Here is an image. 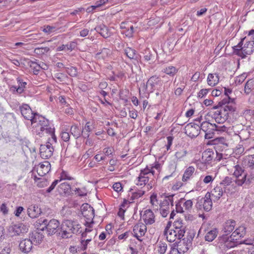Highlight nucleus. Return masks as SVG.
<instances>
[{"label":"nucleus","instance_id":"79ce46f5","mask_svg":"<svg viewBox=\"0 0 254 254\" xmlns=\"http://www.w3.org/2000/svg\"><path fill=\"white\" fill-rule=\"evenodd\" d=\"M70 132L71 134L75 138H79L81 135H82V131L79 126L74 125L71 127Z\"/></svg>","mask_w":254,"mask_h":254},{"label":"nucleus","instance_id":"bf43d9fd","mask_svg":"<svg viewBox=\"0 0 254 254\" xmlns=\"http://www.w3.org/2000/svg\"><path fill=\"white\" fill-rule=\"evenodd\" d=\"M150 203H151L153 207L158 206L159 202L157 199V195L156 194H153L151 195Z\"/></svg>","mask_w":254,"mask_h":254},{"label":"nucleus","instance_id":"c9c22d12","mask_svg":"<svg viewBox=\"0 0 254 254\" xmlns=\"http://www.w3.org/2000/svg\"><path fill=\"white\" fill-rule=\"evenodd\" d=\"M94 128V126L93 123L88 122L85 124L84 127L82 129V136L84 138H86L89 137V132Z\"/></svg>","mask_w":254,"mask_h":254},{"label":"nucleus","instance_id":"338daca9","mask_svg":"<svg viewBox=\"0 0 254 254\" xmlns=\"http://www.w3.org/2000/svg\"><path fill=\"white\" fill-rule=\"evenodd\" d=\"M0 210L4 215H6L8 212V208L5 203H2L0 206Z\"/></svg>","mask_w":254,"mask_h":254},{"label":"nucleus","instance_id":"6ab92c4d","mask_svg":"<svg viewBox=\"0 0 254 254\" xmlns=\"http://www.w3.org/2000/svg\"><path fill=\"white\" fill-rule=\"evenodd\" d=\"M28 215L32 219L38 217L41 214V208L36 204H31L27 208Z\"/></svg>","mask_w":254,"mask_h":254},{"label":"nucleus","instance_id":"680f3d73","mask_svg":"<svg viewBox=\"0 0 254 254\" xmlns=\"http://www.w3.org/2000/svg\"><path fill=\"white\" fill-rule=\"evenodd\" d=\"M113 189L116 192H119L122 191L123 187L122 186V184L120 183L117 182V183H115L113 185Z\"/></svg>","mask_w":254,"mask_h":254},{"label":"nucleus","instance_id":"dca6fc26","mask_svg":"<svg viewBox=\"0 0 254 254\" xmlns=\"http://www.w3.org/2000/svg\"><path fill=\"white\" fill-rule=\"evenodd\" d=\"M173 229L178 233L179 236L184 237L186 230V226L183 220L181 219H179L173 223Z\"/></svg>","mask_w":254,"mask_h":254},{"label":"nucleus","instance_id":"13d9d810","mask_svg":"<svg viewBox=\"0 0 254 254\" xmlns=\"http://www.w3.org/2000/svg\"><path fill=\"white\" fill-rule=\"evenodd\" d=\"M248 166L252 168H254V154L249 155L247 157Z\"/></svg>","mask_w":254,"mask_h":254},{"label":"nucleus","instance_id":"37998d69","mask_svg":"<svg viewBox=\"0 0 254 254\" xmlns=\"http://www.w3.org/2000/svg\"><path fill=\"white\" fill-rule=\"evenodd\" d=\"M75 43L71 42L66 45H62V46L59 47L57 49V50L58 51H62L65 50L68 51H72L75 49Z\"/></svg>","mask_w":254,"mask_h":254},{"label":"nucleus","instance_id":"393cba45","mask_svg":"<svg viewBox=\"0 0 254 254\" xmlns=\"http://www.w3.org/2000/svg\"><path fill=\"white\" fill-rule=\"evenodd\" d=\"M223 191L220 186H217L209 192L210 197H212L214 201H217L222 196Z\"/></svg>","mask_w":254,"mask_h":254},{"label":"nucleus","instance_id":"a18cd8bd","mask_svg":"<svg viewBox=\"0 0 254 254\" xmlns=\"http://www.w3.org/2000/svg\"><path fill=\"white\" fill-rule=\"evenodd\" d=\"M125 54L130 59H134L135 58L136 51L131 48H126L125 49Z\"/></svg>","mask_w":254,"mask_h":254},{"label":"nucleus","instance_id":"f704fd0d","mask_svg":"<svg viewBox=\"0 0 254 254\" xmlns=\"http://www.w3.org/2000/svg\"><path fill=\"white\" fill-rule=\"evenodd\" d=\"M168 249V245L166 242L160 241H158L156 245V250L159 254H165Z\"/></svg>","mask_w":254,"mask_h":254},{"label":"nucleus","instance_id":"72a5a7b5","mask_svg":"<svg viewBox=\"0 0 254 254\" xmlns=\"http://www.w3.org/2000/svg\"><path fill=\"white\" fill-rule=\"evenodd\" d=\"M131 190L132 191L131 195L130 197L129 200L133 201L134 199H138L143 196L145 193V190L142 189L140 190L136 189L134 187L133 189H131Z\"/></svg>","mask_w":254,"mask_h":254},{"label":"nucleus","instance_id":"0eeeda50","mask_svg":"<svg viewBox=\"0 0 254 254\" xmlns=\"http://www.w3.org/2000/svg\"><path fill=\"white\" fill-rule=\"evenodd\" d=\"M174 195L171 194L166 196L163 200L159 203L160 213L163 217L167 216L173 206V197Z\"/></svg>","mask_w":254,"mask_h":254},{"label":"nucleus","instance_id":"2eb2a0df","mask_svg":"<svg viewBox=\"0 0 254 254\" xmlns=\"http://www.w3.org/2000/svg\"><path fill=\"white\" fill-rule=\"evenodd\" d=\"M33 243L30 239H25L20 241L19 247L20 251L25 254L30 253L33 248Z\"/></svg>","mask_w":254,"mask_h":254},{"label":"nucleus","instance_id":"a878e982","mask_svg":"<svg viewBox=\"0 0 254 254\" xmlns=\"http://www.w3.org/2000/svg\"><path fill=\"white\" fill-rule=\"evenodd\" d=\"M213 199L211 198L209 192H207L203 198V207L206 211H210L212 207Z\"/></svg>","mask_w":254,"mask_h":254},{"label":"nucleus","instance_id":"4468645a","mask_svg":"<svg viewBox=\"0 0 254 254\" xmlns=\"http://www.w3.org/2000/svg\"><path fill=\"white\" fill-rule=\"evenodd\" d=\"M211 117L214 119L216 123L218 124H223L227 119V113L223 112L221 109L219 110L211 111L209 113Z\"/></svg>","mask_w":254,"mask_h":254},{"label":"nucleus","instance_id":"69168bd1","mask_svg":"<svg viewBox=\"0 0 254 254\" xmlns=\"http://www.w3.org/2000/svg\"><path fill=\"white\" fill-rule=\"evenodd\" d=\"M61 138L65 142L68 141L69 140L70 136L68 132L66 131H63L61 133Z\"/></svg>","mask_w":254,"mask_h":254},{"label":"nucleus","instance_id":"423d86ee","mask_svg":"<svg viewBox=\"0 0 254 254\" xmlns=\"http://www.w3.org/2000/svg\"><path fill=\"white\" fill-rule=\"evenodd\" d=\"M48 137V142L46 144H42L40 147V154L41 157L45 159H48L53 155L54 148L52 143L57 142V137L56 141L53 140L52 136L50 134H45L43 136ZM43 137V136H42Z\"/></svg>","mask_w":254,"mask_h":254},{"label":"nucleus","instance_id":"e433bc0d","mask_svg":"<svg viewBox=\"0 0 254 254\" xmlns=\"http://www.w3.org/2000/svg\"><path fill=\"white\" fill-rule=\"evenodd\" d=\"M58 191L61 194H69L70 192L71 187L67 183H63L58 187Z\"/></svg>","mask_w":254,"mask_h":254},{"label":"nucleus","instance_id":"4c0bfd02","mask_svg":"<svg viewBox=\"0 0 254 254\" xmlns=\"http://www.w3.org/2000/svg\"><path fill=\"white\" fill-rule=\"evenodd\" d=\"M194 171L195 169L192 166L187 168L183 174L182 181L184 182L188 181L193 176Z\"/></svg>","mask_w":254,"mask_h":254},{"label":"nucleus","instance_id":"f3484780","mask_svg":"<svg viewBox=\"0 0 254 254\" xmlns=\"http://www.w3.org/2000/svg\"><path fill=\"white\" fill-rule=\"evenodd\" d=\"M9 231L13 236L21 235L28 231L27 227L22 224H15L9 227Z\"/></svg>","mask_w":254,"mask_h":254},{"label":"nucleus","instance_id":"f257e3e1","mask_svg":"<svg viewBox=\"0 0 254 254\" xmlns=\"http://www.w3.org/2000/svg\"><path fill=\"white\" fill-rule=\"evenodd\" d=\"M22 116L26 120L31 121L32 131L39 136L50 134L53 140L56 141L55 128L51 126L49 120L37 113H33L30 106L23 104L20 107Z\"/></svg>","mask_w":254,"mask_h":254},{"label":"nucleus","instance_id":"20e7f679","mask_svg":"<svg viewBox=\"0 0 254 254\" xmlns=\"http://www.w3.org/2000/svg\"><path fill=\"white\" fill-rule=\"evenodd\" d=\"M155 174V171L149 169L148 167L144 169L141 170L138 177L135 181V185L143 189L147 185L148 189L151 188L152 187V179Z\"/></svg>","mask_w":254,"mask_h":254},{"label":"nucleus","instance_id":"ea45409f","mask_svg":"<svg viewBox=\"0 0 254 254\" xmlns=\"http://www.w3.org/2000/svg\"><path fill=\"white\" fill-rule=\"evenodd\" d=\"M44 236L42 233L40 232H35L32 233L31 236V240L35 245L40 243L43 240Z\"/></svg>","mask_w":254,"mask_h":254},{"label":"nucleus","instance_id":"5701e85b","mask_svg":"<svg viewBox=\"0 0 254 254\" xmlns=\"http://www.w3.org/2000/svg\"><path fill=\"white\" fill-rule=\"evenodd\" d=\"M178 235V233L174 229H171L169 231L164 233V235L169 242H174L176 240L183 239V237L180 236Z\"/></svg>","mask_w":254,"mask_h":254},{"label":"nucleus","instance_id":"603ef678","mask_svg":"<svg viewBox=\"0 0 254 254\" xmlns=\"http://www.w3.org/2000/svg\"><path fill=\"white\" fill-rule=\"evenodd\" d=\"M184 243H185V242L183 243V244H182L181 243H180L178 245V247L177 249L178 250H179V251L181 254H182V253H185L188 251L189 244H190V242L189 243H188L187 244V245H184Z\"/></svg>","mask_w":254,"mask_h":254},{"label":"nucleus","instance_id":"6e6552de","mask_svg":"<svg viewBox=\"0 0 254 254\" xmlns=\"http://www.w3.org/2000/svg\"><path fill=\"white\" fill-rule=\"evenodd\" d=\"M81 211L83 216L85 218L86 224L89 227L93 224V218L94 217V210L93 208L88 203L83 204L81 207Z\"/></svg>","mask_w":254,"mask_h":254},{"label":"nucleus","instance_id":"a211bd4d","mask_svg":"<svg viewBox=\"0 0 254 254\" xmlns=\"http://www.w3.org/2000/svg\"><path fill=\"white\" fill-rule=\"evenodd\" d=\"M142 219L145 225H151L155 222V216L153 211L150 209H147L143 212Z\"/></svg>","mask_w":254,"mask_h":254},{"label":"nucleus","instance_id":"49530a36","mask_svg":"<svg viewBox=\"0 0 254 254\" xmlns=\"http://www.w3.org/2000/svg\"><path fill=\"white\" fill-rule=\"evenodd\" d=\"M254 88V80L253 79L249 80L245 84L244 91L245 93L249 94L251 93Z\"/></svg>","mask_w":254,"mask_h":254},{"label":"nucleus","instance_id":"1a4fd4ad","mask_svg":"<svg viewBox=\"0 0 254 254\" xmlns=\"http://www.w3.org/2000/svg\"><path fill=\"white\" fill-rule=\"evenodd\" d=\"M39 222L40 224H43L44 225V227L41 228L42 230H44L45 228L49 235H52L55 234L57 231L58 228L59 227L60 223L59 222L55 219H53L51 220L49 222H48L47 220H39Z\"/></svg>","mask_w":254,"mask_h":254},{"label":"nucleus","instance_id":"cd10ccee","mask_svg":"<svg viewBox=\"0 0 254 254\" xmlns=\"http://www.w3.org/2000/svg\"><path fill=\"white\" fill-rule=\"evenodd\" d=\"M234 101L235 99H232L231 103H228L221 108L223 112L224 111L225 113H227V117L228 119L229 114L234 113L236 110V106Z\"/></svg>","mask_w":254,"mask_h":254},{"label":"nucleus","instance_id":"6e6d98bb","mask_svg":"<svg viewBox=\"0 0 254 254\" xmlns=\"http://www.w3.org/2000/svg\"><path fill=\"white\" fill-rule=\"evenodd\" d=\"M111 54V51L108 48H103L101 52L99 53H98V55H102V57L103 58H105L106 57H108L109 55H110Z\"/></svg>","mask_w":254,"mask_h":254},{"label":"nucleus","instance_id":"e2e57ef3","mask_svg":"<svg viewBox=\"0 0 254 254\" xmlns=\"http://www.w3.org/2000/svg\"><path fill=\"white\" fill-rule=\"evenodd\" d=\"M55 29H56L55 27L50 26V25H47L46 26H45V27L43 29V31L45 33L50 34V33L55 31Z\"/></svg>","mask_w":254,"mask_h":254},{"label":"nucleus","instance_id":"8fccbe9b","mask_svg":"<svg viewBox=\"0 0 254 254\" xmlns=\"http://www.w3.org/2000/svg\"><path fill=\"white\" fill-rule=\"evenodd\" d=\"M66 72L72 77H75L77 75V68L73 66H69L65 68Z\"/></svg>","mask_w":254,"mask_h":254},{"label":"nucleus","instance_id":"c03bdc74","mask_svg":"<svg viewBox=\"0 0 254 254\" xmlns=\"http://www.w3.org/2000/svg\"><path fill=\"white\" fill-rule=\"evenodd\" d=\"M232 99H234V98H231L230 96H226L223 98V99L220 101L218 105L217 106H214L213 108V109H216L218 107H221V108L225 105H226L228 103H231L232 101Z\"/></svg>","mask_w":254,"mask_h":254},{"label":"nucleus","instance_id":"473e14b6","mask_svg":"<svg viewBox=\"0 0 254 254\" xmlns=\"http://www.w3.org/2000/svg\"><path fill=\"white\" fill-rule=\"evenodd\" d=\"M214 153L210 149L204 151L202 154V160L205 163H209L214 158Z\"/></svg>","mask_w":254,"mask_h":254},{"label":"nucleus","instance_id":"7ed1b4c3","mask_svg":"<svg viewBox=\"0 0 254 254\" xmlns=\"http://www.w3.org/2000/svg\"><path fill=\"white\" fill-rule=\"evenodd\" d=\"M245 39H242L237 45L233 47V54L242 59L245 58L247 55L252 54L254 51V41H247Z\"/></svg>","mask_w":254,"mask_h":254},{"label":"nucleus","instance_id":"4be33fe9","mask_svg":"<svg viewBox=\"0 0 254 254\" xmlns=\"http://www.w3.org/2000/svg\"><path fill=\"white\" fill-rule=\"evenodd\" d=\"M16 80L18 83V86H12L11 87L10 89L13 91H16V92L19 94L22 93L26 88L27 82L24 81L23 79L19 77L16 78Z\"/></svg>","mask_w":254,"mask_h":254},{"label":"nucleus","instance_id":"3c124183","mask_svg":"<svg viewBox=\"0 0 254 254\" xmlns=\"http://www.w3.org/2000/svg\"><path fill=\"white\" fill-rule=\"evenodd\" d=\"M54 77L57 82H64L67 77L65 74L61 72L55 73Z\"/></svg>","mask_w":254,"mask_h":254},{"label":"nucleus","instance_id":"2f4dec72","mask_svg":"<svg viewBox=\"0 0 254 254\" xmlns=\"http://www.w3.org/2000/svg\"><path fill=\"white\" fill-rule=\"evenodd\" d=\"M218 234V230L216 228H213L206 232L204 237L205 240L209 242H211L216 238Z\"/></svg>","mask_w":254,"mask_h":254},{"label":"nucleus","instance_id":"4d7b16f0","mask_svg":"<svg viewBox=\"0 0 254 254\" xmlns=\"http://www.w3.org/2000/svg\"><path fill=\"white\" fill-rule=\"evenodd\" d=\"M114 151V149L113 147H108L105 148L103 149V152L105 156H110V155H112Z\"/></svg>","mask_w":254,"mask_h":254},{"label":"nucleus","instance_id":"864d4df0","mask_svg":"<svg viewBox=\"0 0 254 254\" xmlns=\"http://www.w3.org/2000/svg\"><path fill=\"white\" fill-rule=\"evenodd\" d=\"M214 177L212 175H207L205 176H201L200 178V181H202L205 184H208L213 181Z\"/></svg>","mask_w":254,"mask_h":254},{"label":"nucleus","instance_id":"b1692460","mask_svg":"<svg viewBox=\"0 0 254 254\" xmlns=\"http://www.w3.org/2000/svg\"><path fill=\"white\" fill-rule=\"evenodd\" d=\"M246 235V227L244 226H240L237 228L231 234V238L234 241H237L241 238H243Z\"/></svg>","mask_w":254,"mask_h":254},{"label":"nucleus","instance_id":"39448f33","mask_svg":"<svg viewBox=\"0 0 254 254\" xmlns=\"http://www.w3.org/2000/svg\"><path fill=\"white\" fill-rule=\"evenodd\" d=\"M79 229V225L72 221L65 220L61 225L59 234L63 238H67L71 237L72 234L77 233Z\"/></svg>","mask_w":254,"mask_h":254},{"label":"nucleus","instance_id":"c85d7f7f","mask_svg":"<svg viewBox=\"0 0 254 254\" xmlns=\"http://www.w3.org/2000/svg\"><path fill=\"white\" fill-rule=\"evenodd\" d=\"M94 30L105 38H107L110 35L108 27L104 24L96 26Z\"/></svg>","mask_w":254,"mask_h":254},{"label":"nucleus","instance_id":"052dcab7","mask_svg":"<svg viewBox=\"0 0 254 254\" xmlns=\"http://www.w3.org/2000/svg\"><path fill=\"white\" fill-rule=\"evenodd\" d=\"M123 23H122V25L121 26V28L124 29L123 30L122 33L125 34L126 36L127 37H131L133 36V32L131 30L127 29L125 27L123 26Z\"/></svg>","mask_w":254,"mask_h":254},{"label":"nucleus","instance_id":"5fc2aeb1","mask_svg":"<svg viewBox=\"0 0 254 254\" xmlns=\"http://www.w3.org/2000/svg\"><path fill=\"white\" fill-rule=\"evenodd\" d=\"M131 234V233L130 231H126V232L119 235L118 239L119 240L125 241L129 237Z\"/></svg>","mask_w":254,"mask_h":254},{"label":"nucleus","instance_id":"09e8293b","mask_svg":"<svg viewBox=\"0 0 254 254\" xmlns=\"http://www.w3.org/2000/svg\"><path fill=\"white\" fill-rule=\"evenodd\" d=\"M187 151L185 149L180 150L175 154V156L177 161L182 160L184 157L187 155Z\"/></svg>","mask_w":254,"mask_h":254},{"label":"nucleus","instance_id":"c756f323","mask_svg":"<svg viewBox=\"0 0 254 254\" xmlns=\"http://www.w3.org/2000/svg\"><path fill=\"white\" fill-rule=\"evenodd\" d=\"M162 80L160 78L156 75L150 77L146 83V86H150L152 89H153L156 85H160Z\"/></svg>","mask_w":254,"mask_h":254},{"label":"nucleus","instance_id":"a19ab883","mask_svg":"<svg viewBox=\"0 0 254 254\" xmlns=\"http://www.w3.org/2000/svg\"><path fill=\"white\" fill-rule=\"evenodd\" d=\"M37 61V60H35L34 61H30L28 62V65L35 75L38 74L40 70V65L36 62Z\"/></svg>","mask_w":254,"mask_h":254},{"label":"nucleus","instance_id":"7c9ffc66","mask_svg":"<svg viewBox=\"0 0 254 254\" xmlns=\"http://www.w3.org/2000/svg\"><path fill=\"white\" fill-rule=\"evenodd\" d=\"M179 69L172 65L166 66L163 68L162 72L171 77L174 76L178 72Z\"/></svg>","mask_w":254,"mask_h":254},{"label":"nucleus","instance_id":"0e129e2a","mask_svg":"<svg viewBox=\"0 0 254 254\" xmlns=\"http://www.w3.org/2000/svg\"><path fill=\"white\" fill-rule=\"evenodd\" d=\"M71 177L69 176L67 172L63 171L61 173V180H71Z\"/></svg>","mask_w":254,"mask_h":254},{"label":"nucleus","instance_id":"412c9836","mask_svg":"<svg viewBox=\"0 0 254 254\" xmlns=\"http://www.w3.org/2000/svg\"><path fill=\"white\" fill-rule=\"evenodd\" d=\"M228 235L224 233L219 237V241L221 243L224 244L227 248H233L236 246V242H235L234 239L231 238V235L229 237Z\"/></svg>","mask_w":254,"mask_h":254},{"label":"nucleus","instance_id":"aec40b11","mask_svg":"<svg viewBox=\"0 0 254 254\" xmlns=\"http://www.w3.org/2000/svg\"><path fill=\"white\" fill-rule=\"evenodd\" d=\"M37 172L40 176H44L49 172L51 164L48 161L40 163L37 167Z\"/></svg>","mask_w":254,"mask_h":254},{"label":"nucleus","instance_id":"774afa93","mask_svg":"<svg viewBox=\"0 0 254 254\" xmlns=\"http://www.w3.org/2000/svg\"><path fill=\"white\" fill-rule=\"evenodd\" d=\"M149 169H151L153 171H154V169H155L157 171L158 173H159L161 169V166L158 162H156L152 165L150 168H149Z\"/></svg>","mask_w":254,"mask_h":254},{"label":"nucleus","instance_id":"9d476101","mask_svg":"<svg viewBox=\"0 0 254 254\" xmlns=\"http://www.w3.org/2000/svg\"><path fill=\"white\" fill-rule=\"evenodd\" d=\"M215 124H211L208 122H203L200 126V131L205 132V138L211 139L214 137L215 128H217Z\"/></svg>","mask_w":254,"mask_h":254},{"label":"nucleus","instance_id":"de8ad7c7","mask_svg":"<svg viewBox=\"0 0 254 254\" xmlns=\"http://www.w3.org/2000/svg\"><path fill=\"white\" fill-rule=\"evenodd\" d=\"M50 50V49L48 47H38L34 49V53L38 56H42L48 53Z\"/></svg>","mask_w":254,"mask_h":254},{"label":"nucleus","instance_id":"f8f14e48","mask_svg":"<svg viewBox=\"0 0 254 254\" xmlns=\"http://www.w3.org/2000/svg\"><path fill=\"white\" fill-rule=\"evenodd\" d=\"M200 132V126L198 124L190 123L185 127V133L192 138L197 137Z\"/></svg>","mask_w":254,"mask_h":254},{"label":"nucleus","instance_id":"bb28decb","mask_svg":"<svg viewBox=\"0 0 254 254\" xmlns=\"http://www.w3.org/2000/svg\"><path fill=\"white\" fill-rule=\"evenodd\" d=\"M236 222L232 220H227L223 225V231L224 233L230 234L234 229Z\"/></svg>","mask_w":254,"mask_h":254},{"label":"nucleus","instance_id":"f03ea898","mask_svg":"<svg viewBox=\"0 0 254 254\" xmlns=\"http://www.w3.org/2000/svg\"><path fill=\"white\" fill-rule=\"evenodd\" d=\"M231 173H233V175L235 179L233 180L232 178L226 177L220 183L221 185L226 187L231 186L233 187H236V186H242L243 185H249L252 183L254 177L248 175L247 173L244 169L239 165H235L232 169H228Z\"/></svg>","mask_w":254,"mask_h":254},{"label":"nucleus","instance_id":"58836bf2","mask_svg":"<svg viewBox=\"0 0 254 254\" xmlns=\"http://www.w3.org/2000/svg\"><path fill=\"white\" fill-rule=\"evenodd\" d=\"M219 77L216 73H209L208 75L207 81L209 86H214L219 82Z\"/></svg>","mask_w":254,"mask_h":254},{"label":"nucleus","instance_id":"ddd939ff","mask_svg":"<svg viewBox=\"0 0 254 254\" xmlns=\"http://www.w3.org/2000/svg\"><path fill=\"white\" fill-rule=\"evenodd\" d=\"M147 228L145 224L142 222H139L135 224L133 228V236L139 241H142L140 239L146 233Z\"/></svg>","mask_w":254,"mask_h":254},{"label":"nucleus","instance_id":"9b49d317","mask_svg":"<svg viewBox=\"0 0 254 254\" xmlns=\"http://www.w3.org/2000/svg\"><path fill=\"white\" fill-rule=\"evenodd\" d=\"M192 200H186L181 198L176 204V211L178 213H183L186 211H190L192 206Z\"/></svg>","mask_w":254,"mask_h":254}]
</instances>
